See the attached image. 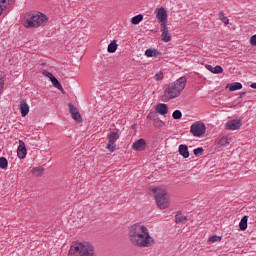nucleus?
I'll use <instances>...</instances> for the list:
<instances>
[{"mask_svg": "<svg viewBox=\"0 0 256 256\" xmlns=\"http://www.w3.org/2000/svg\"><path fill=\"white\" fill-rule=\"evenodd\" d=\"M153 127L156 129H163L165 127V122H163L159 117L153 122Z\"/></svg>", "mask_w": 256, "mask_h": 256, "instance_id": "b1692460", "label": "nucleus"}, {"mask_svg": "<svg viewBox=\"0 0 256 256\" xmlns=\"http://www.w3.org/2000/svg\"><path fill=\"white\" fill-rule=\"evenodd\" d=\"M18 109L21 113V117H27L29 115L30 107L26 100L19 102Z\"/></svg>", "mask_w": 256, "mask_h": 256, "instance_id": "9d476101", "label": "nucleus"}, {"mask_svg": "<svg viewBox=\"0 0 256 256\" xmlns=\"http://www.w3.org/2000/svg\"><path fill=\"white\" fill-rule=\"evenodd\" d=\"M172 117L173 119H181V117H183V113H181V110H175L172 113Z\"/></svg>", "mask_w": 256, "mask_h": 256, "instance_id": "7c9ffc66", "label": "nucleus"}, {"mask_svg": "<svg viewBox=\"0 0 256 256\" xmlns=\"http://www.w3.org/2000/svg\"><path fill=\"white\" fill-rule=\"evenodd\" d=\"M154 13L159 23H161V27H165V25H167L168 19L167 10L164 7H159L155 9Z\"/></svg>", "mask_w": 256, "mask_h": 256, "instance_id": "6e6552de", "label": "nucleus"}, {"mask_svg": "<svg viewBox=\"0 0 256 256\" xmlns=\"http://www.w3.org/2000/svg\"><path fill=\"white\" fill-rule=\"evenodd\" d=\"M186 85L187 79L185 77H180L176 81L168 84L165 90V95H167L169 99H176V97H179L183 93Z\"/></svg>", "mask_w": 256, "mask_h": 256, "instance_id": "20e7f679", "label": "nucleus"}, {"mask_svg": "<svg viewBox=\"0 0 256 256\" xmlns=\"http://www.w3.org/2000/svg\"><path fill=\"white\" fill-rule=\"evenodd\" d=\"M220 144L229 145V140L227 139V137H222L220 140Z\"/></svg>", "mask_w": 256, "mask_h": 256, "instance_id": "4c0bfd02", "label": "nucleus"}, {"mask_svg": "<svg viewBox=\"0 0 256 256\" xmlns=\"http://www.w3.org/2000/svg\"><path fill=\"white\" fill-rule=\"evenodd\" d=\"M161 55V52L155 48H149L145 51L146 57H159Z\"/></svg>", "mask_w": 256, "mask_h": 256, "instance_id": "6ab92c4d", "label": "nucleus"}, {"mask_svg": "<svg viewBox=\"0 0 256 256\" xmlns=\"http://www.w3.org/2000/svg\"><path fill=\"white\" fill-rule=\"evenodd\" d=\"M203 147H199V148H196L194 149L193 153L196 157H200V155L203 153Z\"/></svg>", "mask_w": 256, "mask_h": 256, "instance_id": "473e14b6", "label": "nucleus"}, {"mask_svg": "<svg viewBox=\"0 0 256 256\" xmlns=\"http://www.w3.org/2000/svg\"><path fill=\"white\" fill-rule=\"evenodd\" d=\"M43 167H35L32 169V173L33 175H35L36 177H39L40 175H43Z\"/></svg>", "mask_w": 256, "mask_h": 256, "instance_id": "bb28decb", "label": "nucleus"}, {"mask_svg": "<svg viewBox=\"0 0 256 256\" xmlns=\"http://www.w3.org/2000/svg\"><path fill=\"white\" fill-rule=\"evenodd\" d=\"M9 166V161L5 157L0 158V169H7Z\"/></svg>", "mask_w": 256, "mask_h": 256, "instance_id": "a878e982", "label": "nucleus"}, {"mask_svg": "<svg viewBox=\"0 0 256 256\" xmlns=\"http://www.w3.org/2000/svg\"><path fill=\"white\" fill-rule=\"evenodd\" d=\"M157 118H158V116L155 115V113H153V112H150V113L147 115V119H148L149 121H153V122H154Z\"/></svg>", "mask_w": 256, "mask_h": 256, "instance_id": "72a5a7b5", "label": "nucleus"}, {"mask_svg": "<svg viewBox=\"0 0 256 256\" xmlns=\"http://www.w3.org/2000/svg\"><path fill=\"white\" fill-rule=\"evenodd\" d=\"M206 69L210 71V73H214L215 75H218L219 73H223V67L217 65L213 67L212 65H206Z\"/></svg>", "mask_w": 256, "mask_h": 256, "instance_id": "a211bd4d", "label": "nucleus"}, {"mask_svg": "<svg viewBox=\"0 0 256 256\" xmlns=\"http://www.w3.org/2000/svg\"><path fill=\"white\" fill-rule=\"evenodd\" d=\"M219 19L224 23V25H229V18L225 17V13L220 12Z\"/></svg>", "mask_w": 256, "mask_h": 256, "instance_id": "cd10ccee", "label": "nucleus"}, {"mask_svg": "<svg viewBox=\"0 0 256 256\" xmlns=\"http://www.w3.org/2000/svg\"><path fill=\"white\" fill-rule=\"evenodd\" d=\"M48 22L49 18L47 17V15L38 12L30 16L29 18H26V20L24 21V27H26V29L45 27Z\"/></svg>", "mask_w": 256, "mask_h": 256, "instance_id": "39448f33", "label": "nucleus"}, {"mask_svg": "<svg viewBox=\"0 0 256 256\" xmlns=\"http://www.w3.org/2000/svg\"><path fill=\"white\" fill-rule=\"evenodd\" d=\"M178 152L182 157H184V159H189V147H187V145L185 144L179 145Z\"/></svg>", "mask_w": 256, "mask_h": 256, "instance_id": "f3484780", "label": "nucleus"}, {"mask_svg": "<svg viewBox=\"0 0 256 256\" xmlns=\"http://www.w3.org/2000/svg\"><path fill=\"white\" fill-rule=\"evenodd\" d=\"M161 39L164 43H169L171 41V33H169V27L167 25L161 26Z\"/></svg>", "mask_w": 256, "mask_h": 256, "instance_id": "4468645a", "label": "nucleus"}, {"mask_svg": "<svg viewBox=\"0 0 256 256\" xmlns=\"http://www.w3.org/2000/svg\"><path fill=\"white\" fill-rule=\"evenodd\" d=\"M141 21H143V15L142 14H138V15L131 18L132 25H139V23H141Z\"/></svg>", "mask_w": 256, "mask_h": 256, "instance_id": "5701e85b", "label": "nucleus"}, {"mask_svg": "<svg viewBox=\"0 0 256 256\" xmlns=\"http://www.w3.org/2000/svg\"><path fill=\"white\" fill-rule=\"evenodd\" d=\"M3 87H5V78L0 76V95L3 93Z\"/></svg>", "mask_w": 256, "mask_h": 256, "instance_id": "f704fd0d", "label": "nucleus"}, {"mask_svg": "<svg viewBox=\"0 0 256 256\" xmlns=\"http://www.w3.org/2000/svg\"><path fill=\"white\" fill-rule=\"evenodd\" d=\"M205 131H207V127L203 122H195L190 127V133H192L193 137H203Z\"/></svg>", "mask_w": 256, "mask_h": 256, "instance_id": "423d86ee", "label": "nucleus"}, {"mask_svg": "<svg viewBox=\"0 0 256 256\" xmlns=\"http://www.w3.org/2000/svg\"><path fill=\"white\" fill-rule=\"evenodd\" d=\"M72 119H74V121L77 123H81V121H83V118H81V114L79 112L72 114Z\"/></svg>", "mask_w": 256, "mask_h": 256, "instance_id": "c756f323", "label": "nucleus"}, {"mask_svg": "<svg viewBox=\"0 0 256 256\" xmlns=\"http://www.w3.org/2000/svg\"><path fill=\"white\" fill-rule=\"evenodd\" d=\"M10 5H13V0H0V17L3 15V11L9 9Z\"/></svg>", "mask_w": 256, "mask_h": 256, "instance_id": "dca6fc26", "label": "nucleus"}, {"mask_svg": "<svg viewBox=\"0 0 256 256\" xmlns=\"http://www.w3.org/2000/svg\"><path fill=\"white\" fill-rule=\"evenodd\" d=\"M243 126V121L241 119L229 120L225 124L226 131H237Z\"/></svg>", "mask_w": 256, "mask_h": 256, "instance_id": "1a4fd4ad", "label": "nucleus"}, {"mask_svg": "<svg viewBox=\"0 0 256 256\" xmlns=\"http://www.w3.org/2000/svg\"><path fill=\"white\" fill-rule=\"evenodd\" d=\"M176 223H185L187 221V217L182 213H178L175 216Z\"/></svg>", "mask_w": 256, "mask_h": 256, "instance_id": "393cba45", "label": "nucleus"}, {"mask_svg": "<svg viewBox=\"0 0 256 256\" xmlns=\"http://www.w3.org/2000/svg\"><path fill=\"white\" fill-rule=\"evenodd\" d=\"M119 137H121V135L119 134V132H111L107 135V138L109 140L106 149H108V151H110V153H114V151L117 149V141H119Z\"/></svg>", "mask_w": 256, "mask_h": 256, "instance_id": "0eeeda50", "label": "nucleus"}, {"mask_svg": "<svg viewBox=\"0 0 256 256\" xmlns=\"http://www.w3.org/2000/svg\"><path fill=\"white\" fill-rule=\"evenodd\" d=\"M68 107H69V111H70L71 116L75 115V113H79V110L77 109V107H75V105L69 103Z\"/></svg>", "mask_w": 256, "mask_h": 256, "instance_id": "c85d7f7f", "label": "nucleus"}, {"mask_svg": "<svg viewBox=\"0 0 256 256\" xmlns=\"http://www.w3.org/2000/svg\"><path fill=\"white\" fill-rule=\"evenodd\" d=\"M210 243H217V241H221V237L214 235L212 237L209 238Z\"/></svg>", "mask_w": 256, "mask_h": 256, "instance_id": "c9c22d12", "label": "nucleus"}, {"mask_svg": "<svg viewBox=\"0 0 256 256\" xmlns=\"http://www.w3.org/2000/svg\"><path fill=\"white\" fill-rule=\"evenodd\" d=\"M68 256H96L95 248L89 242H74L70 246Z\"/></svg>", "mask_w": 256, "mask_h": 256, "instance_id": "7ed1b4c3", "label": "nucleus"}, {"mask_svg": "<svg viewBox=\"0 0 256 256\" xmlns=\"http://www.w3.org/2000/svg\"><path fill=\"white\" fill-rule=\"evenodd\" d=\"M250 87H251V89H256V82L252 83V84L250 85Z\"/></svg>", "mask_w": 256, "mask_h": 256, "instance_id": "58836bf2", "label": "nucleus"}, {"mask_svg": "<svg viewBox=\"0 0 256 256\" xmlns=\"http://www.w3.org/2000/svg\"><path fill=\"white\" fill-rule=\"evenodd\" d=\"M240 89H243V84H241V82H234L229 86V91H239Z\"/></svg>", "mask_w": 256, "mask_h": 256, "instance_id": "aec40b11", "label": "nucleus"}, {"mask_svg": "<svg viewBox=\"0 0 256 256\" xmlns=\"http://www.w3.org/2000/svg\"><path fill=\"white\" fill-rule=\"evenodd\" d=\"M146 145L145 139L141 138L132 144V149L134 151H143Z\"/></svg>", "mask_w": 256, "mask_h": 256, "instance_id": "2eb2a0df", "label": "nucleus"}, {"mask_svg": "<svg viewBox=\"0 0 256 256\" xmlns=\"http://www.w3.org/2000/svg\"><path fill=\"white\" fill-rule=\"evenodd\" d=\"M42 74L44 75V77H48V79H50L52 85H53L54 87H56V89H63V86L61 85V83L59 82V80H57V79L55 78V76H53V75L51 74V72L45 70V71L42 72Z\"/></svg>", "mask_w": 256, "mask_h": 256, "instance_id": "9b49d317", "label": "nucleus"}, {"mask_svg": "<svg viewBox=\"0 0 256 256\" xmlns=\"http://www.w3.org/2000/svg\"><path fill=\"white\" fill-rule=\"evenodd\" d=\"M117 47H119L117 45V40H113L112 42H110V44L108 45L107 51L108 53H115V51H117Z\"/></svg>", "mask_w": 256, "mask_h": 256, "instance_id": "412c9836", "label": "nucleus"}, {"mask_svg": "<svg viewBox=\"0 0 256 256\" xmlns=\"http://www.w3.org/2000/svg\"><path fill=\"white\" fill-rule=\"evenodd\" d=\"M250 44H251L253 47H256V34L253 35V36L250 38Z\"/></svg>", "mask_w": 256, "mask_h": 256, "instance_id": "e433bc0d", "label": "nucleus"}, {"mask_svg": "<svg viewBox=\"0 0 256 256\" xmlns=\"http://www.w3.org/2000/svg\"><path fill=\"white\" fill-rule=\"evenodd\" d=\"M155 112L158 113V115H167L169 113V106L165 103H158L155 106Z\"/></svg>", "mask_w": 256, "mask_h": 256, "instance_id": "ddd939ff", "label": "nucleus"}, {"mask_svg": "<svg viewBox=\"0 0 256 256\" xmlns=\"http://www.w3.org/2000/svg\"><path fill=\"white\" fill-rule=\"evenodd\" d=\"M128 239L134 247L140 249L155 245V238L151 236L149 228L143 223H135L128 228Z\"/></svg>", "mask_w": 256, "mask_h": 256, "instance_id": "f257e3e1", "label": "nucleus"}, {"mask_svg": "<svg viewBox=\"0 0 256 256\" xmlns=\"http://www.w3.org/2000/svg\"><path fill=\"white\" fill-rule=\"evenodd\" d=\"M163 77H164L163 71H159L154 75L155 81H163Z\"/></svg>", "mask_w": 256, "mask_h": 256, "instance_id": "2f4dec72", "label": "nucleus"}, {"mask_svg": "<svg viewBox=\"0 0 256 256\" xmlns=\"http://www.w3.org/2000/svg\"><path fill=\"white\" fill-rule=\"evenodd\" d=\"M247 221H248L247 215H245L241 218L240 223H239V228L241 231H245L247 229Z\"/></svg>", "mask_w": 256, "mask_h": 256, "instance_id": "4be33fe9", "label": "nucleus"}, {"mask_svg": "<svg viewBox=\"0 0 256 256\" xmlns=\"http://www.w3.org/2000/svg\"><path fill=\"white\" fill-rule=\"evenodd\" d=\"M158 209H169L171 205V196L167 194V189L164 186L152 187L150 189Z\"/></svg>", "mask_w": 256, "mask_h": 256, "instance_id": "f03ea898", "label": "nucleus"}, {"mask_svg": "<svg viewBox=\"0 0 256 256\" xmlns=\"http://www.w3.org/2000/svg\"><path fill=\"white\" fill-rule=\"evenodd\" d=\"M17 155L18 159H25V157H27V148L25 147V142H23V140H19Z\"/></svg>", "mask_w": 256, "mask_h": 256, "instance_id": "f8f14e48", "label": "nucleus"}]
</instances>
